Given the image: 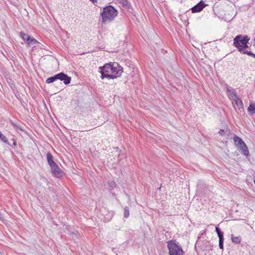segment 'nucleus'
Returning <instances> with one entry per match:
<instances>
[{
    "mask_svg": "<svg viewBox=\"0 0 255 255\" xmlns=\"http://www.w3.org/2000/svg\"><path fill=\"white\" fill-rule=\"evenodd\" d=\"M118 14V11L112 5L104 8L101 13L103 22L113 20Z\"/></svg>",
    "mask_w": 255,
    "mask_h": 255,
    "instance_id": "1",
    "label": "nucleus"
},
{
    "mask_svg": "<svg viewBox=\"0 0 255 255\" xmlns=\"http://www.w3.org/2000/svg\"><path fill=\"white\" fill-rule=\"evenodd\" d=\"M114 66H118V63L114 62L112 64L107 63L105 64L103 66L99 67V69L100 70L99 72L101 74V77L102 79H103L105 78L112 79L116 78V76H114L113 75H110L113 68H114Z\"/></svg>",
    "mask_w": 255,
    "mask_h": 255,
    "instance_id": "2",
    "label": "nucleus"
},
{
    "mask_svg": "<svg viewBox=\"0 0 255 255\" xmlns=\"http://www.w3.org/2000/svg\"><path fill=\"white\" fill-rule=\"evenodd\" d=\"M250 40V37L247 35H238L234 38L233 45L238 48L239 52L243 53L246 50L242 48V47L245 43H249Z\"/></svg>",
    "mask_w": 255,
    "mask_h": 255,
    "instance_id": "3",
    "label": "nucleus"
},
{
    "mask_svg": "<svg viewBox=\"0 0 255 255\" xmlns=\"http://www.w3.org/2000/svg\"><path fill=\"white\" fill-rule=\"evenodd\" d=\"M167 248L169 250V255H184V252L178 243L170 240L167 242Z\"/></svg>",
    "mask_w": 255,
    "mask_h": 255,
    "instance_id": "4",
    "label": "nucleus"
},
{
    "mask_svg": "<svg viewBox=\"0 0 255 255\" xmlns=\"http://www.w3.org/2000/svg\"><path fill=\"white\" fill-rule=\"evenodd\" d=\"M57 80L63 81L65 85H68L70 84L71 78L70 77L68 76L63 72H61L55 75L54 76L48 78L47 79L46 82L47 84H50L54 82Z\"/></svg>",
    "mask_w": 255,
    "mask_h": 255,
    "instance_id": "5",
    "label": "nucleus"
},
{
    "mask_svg": "<svg viewBox=\"0 0 255 255\" xmlns=\"http://www.w3.org/2000/svg\"><path fill=\"white\" fill-rule=\"evenodd\" d=\"M232 98L233 99L232 105L233 107L238 113L242 112L244 109L243 104L241 99L239 98L236 93L233 92L232 95Z\"/></svg>",
    "mask_w": 255,
    "mask_h": 255,
    "instance_id": "6",
    "label": "nucleus"
},
{
    "mask_svg": "<svg viewBox=\"0 0 255 255\" xmlns=\"http://www.w3.org/2000/svg\"><path fill=\"white\" fill-rule=\"evenodd\" d=\"M50 169L52 175L56 178H60L64 174L63 171L57 164L51 166Z\"/></svg>",
    "mask_w": 255,
    "mask_h": 255,
    "instance_id": "7",
    "label": "nucleus"
},
{
    "mask_svg": "<svg viewBox=\"0 0 255 255\" xmlns=\"http://www.w3.org/2000/svg\"><path fill=\"white\" fill-rule=\"evenodd\" d=\"M123 72V68L118 63V66H114L110 75L116 76V78L121 76Z\"/></svg>",
    "mask_w": 255,
    "mask_h": 255,
    "instance_id": "8",
    "label": "nucleus"
},
{
    "mask_svg": "<svg viewBox=\"0 0 255 255\" xmlns=\"http://www.w3.org/2000/svg\"><path fill=\"white\" fill-rule=\"evenodd\" d=\"M207 4L204 3V2L201 0L196 5L194 6L191 8L192 13L198 12L201 11Z\"/></svg>",
    "mask_w": 255,
    "mask_h": 255,
    "instance_id": "9",
    "label": "nucleus"
},
{
    "mask_svg": "<svg viewBox=\"0 0 255 255\" xmlns=\"http://www.w3.org/2000/svg\"><path fill=\"white\" fill-rule=\"evenodd\" d=\"M233 139L235 145L238 148L241 147L242 145H244L245 143L240 137L234 134Z\"/></svg>",
    "mask_w": 255,
    "mask_h": 255,
    "instance_id": "10",
    "label": "nucleus"
},
{
    "mask_svg": "<svg viewBox=\"0 0 255 255\" xmlns=\"http://www.w3.org/2000/svg\"><path fill=\"white\" fill-rule=\"evenodd\" d=\"M47 160L50 167L56 164L53 160V156L50 152L47 153Z\"/></svg>",
    "mask_w": 255,
    "mask_h": 255,
    "instance_id": "11",
    "label": "nucleus"
},
{
    "mask_svg": "<svg viewBox=\"0 0 255 255\" xmlns=\"http://www.w3.org/2000/svg\"><path fill=\"white\" fill-rule=\"evenodd\" d=\"M238 148L240 149V150L242 152V153L244 155L246 156L249 155V151L246 143H245L244 145H242L241 147H239Z\"/></svg>",
    "mask_w": 255,
    "mask_h": 255,
    "instance_id": "12",
    "label": "nucleus"
},
{
    "mask_svg": "<svg viewBox=\"0 0 255 255\" xmlns=\"http://www.w3.org/2000/svg\"><path fill=\"white\" fill-rule=\"evenodd\" d=\"M215 231L219 237V241H224V233L221 231L219 228L217 227L215 228Z\"/></svg>",
    "mask_w": 255,
    "mask_h": 255,
    "instance_id": "13",
    "label": "nucleus"
},
{
    "mask_svg": "<svg viewBox=\"0 0 255 255\" xmlns=\"http://www.w3.org/2000/svg\"><path fill=\"white\" fill-rule=\"evenodd\" d=\"M248 112L251 114L253 115L255 113V103H251L250 106L248 108Z\"/></svg>",
    "mask_w": 255,
    "mask_h": 255,
    "instance_id": "14",
    "label": "nucleus"
},
{
    "mask_svg": "<svg viewBox=\"0 0 255 255\" xmlns=\"http://www.w3.org/2000/svg\"><path fill=\"white\" fill-rule=\"evenodd\" d=\"M27 43L28 44V46H34L35 44L39 43L36 39H35L33 38L30 37V39H29V40H28V41L27 42Z\"/></svg>",
    "mask_w": 255,
    "mask_h": 255,
    "instance_id": "15",
    "label": "nucleus"
},
{
    "mask_svg": "<svg viewBox=\"0 0 255 255\" xmlns=\"http://www.w3.org/2000/svg\"><path fill=\"white\" fill-rule=\"evenodd\" d=\"M231 240L232 242L235 244H240L241 241V238L240 236L234 237L232 235Z\"/></svg>",
    "mask_w": 255,
    "mask_h": 255,
    "instance_id": "16",
    "label": "nucleus"
},
{
    "mask_svg": "<svg viewBox=\"0 0 255 255\" xmlns=\"http://www.w3.org/2000/svg\"><path fill=\"white\" fill-rule=\"evenodd\" d=\"M20 35L22 37V38L26 41L27 42L30 39V36L28 35L27 34L24 33L23 32H20Z\"/></svg>",
    "mask_w": 255,
    "mask_h": 255,
    "instance_id": "17",
    "label": "nucleus"
},
{
    "mask_svg": "<svg viewBox=\"0 0 255 255\" xmlns=\"http://www.w3.org/2000/svg\"><path fill=\"white\" fill-rule=\"evenodd\" d=\"M219 133L221 135H224L226 133L227 135H229L231 133V130L228 129H227L225 130L224 129H220V131H219Z\"/></svg>",
    "mask_w": 255,
    "mask_h": 255,
    "instance_id": "18",
    "label": "nucleus"
},
{
    "mask_svg": "<svg viewBox=\"0 0 255 255\" xmlns=\"http://www.w3.org/2000/svg\"><path fill=\"white\" fill-rule=\"evenodd\" d=\"M129 216V208L128 207H126L124 208V217L125 218H128Z\"/></svg>",
    "mask_w": 255,
    "mask_h": 255,
    "instance_id": "19",
    "label": "nucleus"
},
{
    "mask_svg": "<svg viewBox=\"0 0 255 255\" xmlns=\"http://www.w3.org/2000/svg\"><path fill=\"white\" fill-rule=\"evenodd\" d=\"M0 139L3 141L5 143H7L8 140L5 136H4L2 133L0 131Z\"/></svg>",
    "mask_w": 255,
    "mask_h": 255,
    "instance_id": "20",
    "label": "nucleus"
},
{
    "mask_svg": "<svg viewBox=\"0 0 255 255\" xmlns=\"http://www.w3.org/2000/svg\"><path fill=\"white\" fill-rule=\"evenodd\" d=\"M243 54H247L249 56H251L253 57L254 58H255V54L253 53L252 52H251L250 51H248L247 50H245V51L243 52Z\"/></svg>",
    "mask_w": 255,
    "mask_h": 255,
    "instance_id": "21",
    "label": "nucleus"
},
{
    "mask_svg": "<svg viewBox=\"0 0 255 255\" xmlns=\"http://www.w3.org/2000/svg\"><path fill=\"white\" fill-rule=\"evenodd\" d=\"M123 5L124 6L128 8V6L130 5V4L127 0H123Z\"/></svg>",
    "mask_w": 255,
    "mask_h": 255,
    "instance_id": "22",
    "label": "nucleus"
},
{
    "mask_svg": "<svg viewBox=\"0 0 255 255\" xmlns=\"http://www.w3.org/2000/svg\"><path fill=\"white\" fill-rule=\"evenodd\" d=\"M219 246L220 249H223L224 241H219Z\"/></svg>",
    "mask_w": 255,
    "mask_h": 255,
    "instance_id": "23",
    "label": "nucleus"
},
{
    "mask_svg": "<svg viewBox=\"0 0 255 255\" xmlns=\"http://www.w3.org/2000/svg\"><path fill=\"white\" fill-rule=\"evenodd\" d=\"M248 43H245V45L244 44L242 47V48H243V49L245 50L246 48H248Z\"/></svg>",
    "mask_w": 255,
    "mask_h": 255,
    "instance_id": "24",
    "label": "nucleus"
},
{
    "mask_svg": "<svg viewBox=\"0 0 255 255\" xmlns=\"http://www.w3.org/2000/svg\"><path fill=\"white\" fill-rule=\"evenodd\" d=\"M227 91L230 93V94H231V96H232V93H233V92L234 93H235V91H231V90H229L228 88H227Z\"/></svg>",
    "mask_w": 255,
    "mask_h": 255,
    "instance_id": "25",
    "label": "nucleus"
},
{
    "mask_svg": "<svg viewBox=\"0 0 255 255\" xmlns=\"http://www.w3.org/2000/svg\"><path fill=\"white\" fill-rule=\"evenodd\" d=\"M43 180L45 182V183H47L48 182V180L46 178H42Z\"/></svg>",
    "mask_w": 255,
    "mask_h": 255,
    "instance_id": "26",
    "label": "nucleus"
},
{
    "mask_svg": "<svg viewBox=\"0 0 255 255\" xmlns=\"http://www.w3.org/2000/svg\"><path fill=\"white\" fill-rule=\"evenodd\" d=\"M3 219V217L2 214L0 213V220H2Z\"/></svg>",
    "mask_w": 255,
    "mask_h": 255,
    "instance_id": "27",
    "label": "nucleus"
},
{
    "mask_svg": "<svg viewBox=\"0 0 255 255\" xmlns=\"http://www.w3.org/2000/svg\"><path fill=\"white\" fill-rule=\"evenodd\" d=\"M11 124L13 125V126L17 127V126L13 122H12Z\"/></svg>",
    "mask_w": 255,
    "mask_h": 255,
    "instance_id": "28",
    "label": "nucleus"
},
{
    "mask_svg": "<svg viewBox=\"0 0 255 255\" xmlns=\"http://www.w3.org/2000/svg\"><path fill=\"white\" fill-rule=\"evenodd\" d=\"M91 1H92L93 3H94L95 2H96L97 1V0H90Z\"/></svg>",
    "mask_w": 255,
    "mask_h": 255,
    "instance_id": "29",
    "label": "nucleus"
},
{
    "mask_svg": "<svg viewBox=\"0 0 255 255\" xmlns=\"http://www.w3.org/2000/svg\"><path fill=\"white\" fill-rule=\"evenodd\" d=\"M13 144H14V145H16V141H13Z\"/></svg>",
    "mask_w": 255,
    "mask_h": 255,
    "instance_id": "30",
    "label": "nucleus"
}]
</instances>
